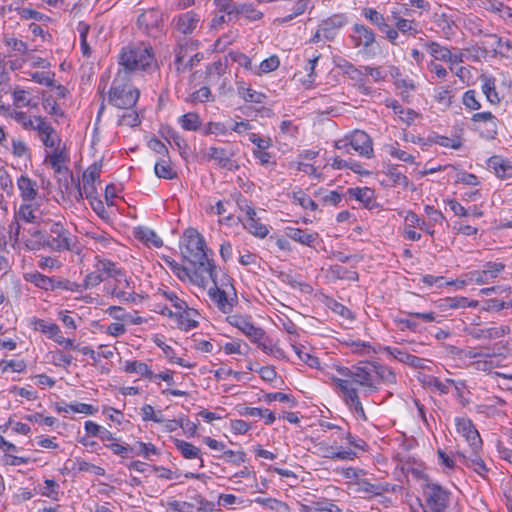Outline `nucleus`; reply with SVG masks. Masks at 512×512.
<instances>
[{
    "mask_svg": "<svg viewBox=\"0 0 512 512\" xmlns=\"http://www.w3.org/2000/svg\"><path fill=\"white\" fill-rule=\"evenodd\" d=\"M32 323L35 330L48 335L49 338H52L53 335L57 334L59 326L55 323L46 322L45 320L38 318H34Z\"/></svg>",
    "mask_w": 512,
    "mask_h": 512,
    "instance_id": "nucleus-50",
    "label": "nucleus"
},
{
    "mask_svg": "<svg viewBox=\"0 0 512 512\" xmlns=\"http://www.w3.org/2000/svg\"><path fill=\"white\" fill-rule=\"evenodd\" d=\"M505 269L502 262H487L482 270H474L468 272L465 277L469 282H475L479 285L486 284L490 280L495 279Z\"/></svg>",
    "mask_w": 512,
    "mask_h": 512,
    "instance_id": "nucleus-11",
    "label": "nucleus"
},
{
    "mask_svg": "<svg viewBox=\"0 0 512 512\" xmlns=\"http://www.w3.org/2000/svg\"><path fill=\"white\" fill-rule=\"evenodd\" d=\"M391 20L400 34L405 36H416L418 34L417 23L413 19H407L401 16L399 11L391 12Z\"/></svg>",
    "mask_w": 512,
    "mask_h": 512,
    "instance_id": "nucleus-26",
    "label": "nucleus"
},
{
    "mask_svg": "<svg viewBox=\"0 0 512 512\" xmlns=\"http://www.w3.org/2000/svg\"><path fill=\"white\" fill-rule=\"evenodd\" d=\"M385 350L399 362L408 364L414 368L422 367L423 360L415 355L409 354L408 352L396 347H386Z\"/></svg>",
    "mask_w": 512,
    "mask_h": 512,
    "instance_id": "nucleus-29",
    "label": "nucleus"
},
{
    "mask_svg": "<svg viewBox=\"0 0 512 512\" xmlns=\"http://www.w3.org/2000/svg\"><path fill=\"white\" fill-rule=\"evenodd\" d=\"M94 269L100 272L101 276L113 278L117 283H121V279L124 277V271L118 268L111 260L101 258L100 256L95 257Z\"/></svg>",
    "mask_w": 512,
    "mask_h": 512,
    "instance_id": "nucleus-19",
    "label": "nucleus"
},
{
    "mask_svg": "<svg viewBox=\"0 0 512 512\" xmlns=\"http://www.w3.org/2000/svg\"><path fill=\"white\" fill-rule=\"evenodd\" d=\"M484 40L482 44L484 46V52L487 50L497 52L502 49V38L496 34H484Z\"/></svg>",
    "mask_w": 512,
    "mask_h": 512,
    "instance_id": "nucleus-59",
    "label": "nucleus"
},
{
    "mask_svg": "<svg viewBox=\"0 0 512 512\" xmlns=\"http://www.w3.org/2000/svg\"><path fill=\"white\" fill-rule=\"evenodd\" d=\"M342 378L332 377L331 380L341 393L344 403L358 417L366 421L367 416L360 401L356 386L363 387L366 392L373 393L379 390L376 383L375 362H360L349 367H338Z\"/></svg>",
    "mask_w": 512,
    "mask_h": 512,
    "instance_id": "nucleus-1",
    "label": "nucleus"
},
{
    "mask_svg": "<svg viewBox=\"0 0 512 512\" xmlns=\"http://www.w3.org/2000/svg\"><path fill=\"white\" fill-rule=\"evenodd\" d=\"M174 444L184 458H200L201 451L198 447L194 446L193 444L180 439H175Z\"/></svg>",
    "mask_w": 512,
    "mask_h": 512,
    "instance_id": "nucleus-37",
    "label": "nucleus"
},
{
    "mask_svg": "<svg viewBox=\"0 0 512 512\" xmlns=\"http://www.w3.org/2000/svg\"><path fill=\"white\" fill-rule=\"evenodd\" d=\"M220 458L233 465H240L246 461V454L243 451L224 450Z\"/></svg>",
    "mask_w": 512,
    "mask_h": 512,
    "instance_id": "nucleus-62",
    "label": "nucleus"
},
{
    "mask_svg": "<svg viewBox=\"0 0 512 512\" xmlns=\"http://www.w3.org/2000/svg\"><path fill=\"white\" fill-rule=\"evenodd\" d=\"M157 177L172 180L177 178V172L173 169L169 157L160 158L154 166Z\"/></svg>",
    "mask_w": 512,
    "mask_h": 512,
    "instance_id": "nucleus-31",
    "label": "nucleus"
},
{
    "mask_svg": "<svg viewBox=\"0 0 512 512\" xmlns=\"http://www.w3.org/2000/svg\"><path fill=\"white\" fill-rule=\"evenodd\" d=\"M387 176L394 185L402 186L403 188H409L410 181L408 177L400 172L397 166H391L388 168Z\"/></svg>",
    "mask_w": 512,
    "mask_h": 512,
    "instance_id": "nucleus-48",
    "label": "nucleus"
},
{
    "mask_svg": "<svg viewBox=\"0 0 512 512\" xmlns=\"http://www.w3.org/2000/svg\"><path fill=\"white\" fill-rule=\"evenodd\" d=\"M21 197L24 201H33L38 195V186L35 181L22 175L17 181Z\"/></svg>",
    "mask_w": 512,
    "mask_h": 512,
    "instance_id": "nucleus-28",
    "label": "nucleus"
},
{
    "mask_svg": "<svg viewBox=\"0 0 512 512\" xmlns=\"http://www.w3.org/2000/svg\"><path fill=\"white\" fill-rule=\"evenodd\" d=\"M246 216L247 219L244 223L245 229L256 237L265 238L269 230L266 225L260 223L259 219L256 218V211L253 207L249 205L246 206Z\"/></svg>",
    "mask_w": 512,
    "mask_h": 512,
    "instance_id": "nucleus-21",
    "label": "nucleus"
},
{
    "mask_svg": "<svg viewBox=\"0 0 512 512\" xmlns=\"http://www.w3.org/2000/svg\"><path fill=\"white\" fill-rule=\"evenodd\" d=\"M349 38L355 48H360L365 53L370 52L376 43L375 32L362 23L353 24Z\"/></svg>",
    "mask_w": 512,
    "mask_h": 512,
    "instance_id": "nucleus-8",
    "label": "nucleus"
},
{
    "mask_svg": "<svg viewBox=\"0 0 512 512\" xmlns=\"http://www.w3.org/2000/svg\"><path fill=\"white\" fill-rule=\"evenodd\" d=\"M35 131L43 146L47 149L61 145L62 140L56 129L49 123L45 117L34 115Z\"/></svg>",
    "mask_w": 512,
    "mask_h": 512,
    "instance_id": "nucleus-9",
    "label": "nucleus"
},
{
    "mask_svg": "<svg viewBox=\"0 0 512 512\" xmlns=\"http://www.w3.org/2000/svg\"><path fill=\"white\" fill-rule=\"evenodd\" d=\"M293 203L300 205L304 209L316 211L318 208L317 203L307 196L302 190L294 192L292 195Z\"/></svg>",
    "mask_w": 512,
    "mask_h": 512,
    "instance_id": "nucleus-49",
    "label": "nucleus"
},
{
    "mask_svg": "<svg viewBox=\"0 0 512 512\" xmlns=\"http://www.w3.org/2000/svg\"><path fill=\"white\" fill-rule=\"evenodd\" d=\"M310 3V0H297V2L295 3V5L293 6V12L281 19H279V21L281 23H286V22H289L291 21L292 19H294L295 17L303 14L306 9L308 8V5Z\"/></svg>",
    "mask_w": 512,
    "mask_h": 512,
    "instance_id": "nucleus-63",
    "label": "nucleus"
},
{
    "mask_svg": "<svg viewBox=\"0 0 512 512\" xmlns=\"http://www.w3.org/2000/svg\"><path fill=\"white\" fill-rule=\"evenodd\" d=\"M487 168L492 170L498 178L508 179L512 177V165L509 160L494 155L487 161Z\"/></svg>",
    "mask_w": 512,
    "mask_h": 512,
    "instance_id": "nucleus-22",
    "label": "nucleus"
},
{
    "mask_svg": "<svg viewBox=\"0 0 512 512\" xmlns=\"http://www.w3.org/2000/svg\"><path fill=\"white\" fill-rule=\"evenodd\" d=\"M156 296L164 297L166 300H168L172 304V306L177 311H180V310L183 311L185 309H188L187 302L180 299L174 291L168 290L167 288H159L156 293Z\"/></svg>",
    "mask_w": 512,
    "mask_h": 512,
    "instance_id": "nucleus-38",
    "label": "nucleus"
},
{
    "mask_svg": "<svg viewBox=\"0 0 512 512\" xmlns=\"http://www.w3.org/2000/svg\"><path fill=\"white\" fill-rule=\"evenodd\" d=\"M320 57L321 54L318 53L311 55V57L308 59V63L305 67V70L308 72V79L303 82L307 87H310L315 81V67Z\"/></svg>",
    "mask_w": 512,
    "mask_h": 512,
    "instance_id": "nucleus-61",
    "label": "nucleus"
},
{
    "mask_svg": "<svg viewBox=\"0 0 512 512\" xmlns=\"http://www.w3.org/2000/svg\"><path fill=\"white\" fill-rule=\"evenodd\" d=\"M185 252L184 256L194 266H199L201 271L206 274L214 272L216 265L214 260L210 259L207 254V247L204 237L194 228H189L184 233Z\"/></svg>",
    "mask_w": 512,
    "mask_h": 512,
    "instance_id": "nucleus-3",
    "label": "nucleus"
},
{
    "mask_svg": "<svg viewBox=\"0 0 512 512\" xmlns=\"http://www.w3.org/2000/svg\"><path fill=\"white\" fill-rule=\"evenodd\" d=\"M133 455L142 456L145 459H149L150 455L158 454L156 447L151 443L137 442V446L134 447Z\"/></svg>",
    "mask_w": 512,
    "mask_h": 512,
    "instance_id": "nucleus-60",
    "label": "nucleus"
},
{
    "mask_svg": "<svg viewBox=\"0 0 512 512\" xmlns=\"http://www.w3.org/2000/svg\"><path fill=\"white\" fill-rule=\"evenodd\" d=\"M32 236L37 239L33 249L48 247L55 252L74 251L77 242L76 237L60 221L49 223L47 235L41 230H35Z\"/></svg>",
    "mask_w": 512,
    "mask_h": 512,
    "instance_id": "nucleus-2",
    "label": "nucleus"
},
{
    "mask_svg": "<svg viewBox=\"0 0 512 512\" xmlns=\"http://www.w3.org/2000/svg\"><path fill=\"white\" fill-rule=\"evenodd\" d=\"M200 15L191 10L180 14L176 18V28L182 34H192L200 22Z\"/></svg>",
    "mask_w": 512,
    "mask_h": 512,
    "instance_id": "nucleus-20",
    "label": "nucleus"
},
{
    "mask_svg": "<svg viewBox=\"0 0 512 512\" xmlns=\"http://www.w3.org/2000/svg\"><path fill=\"white\" fill-rule=\"evenodd\" d=\"M334 509L337 510L336 505L327 500L314 502L310 505H301V510L304 512H333Z\"/></svg>",
    "mask_w": 512,
    "mask_h": 512,
    "instance_id": "nucleus-51",
    "label": "nucleus"
},
{
    "mask_svg": "<svg viewBox=\"0 0 512 512\" xmlns=\"http://www.w3.org/2000/svg\"><path fill=\"white\" fill-rule=\"evenodd\" d=\"M351 148L360 156L365 158L373 157V142L371 137L362 130H354L348 134Z\"/></svg>",
    "mask_w": 512,
    "mask_h": 512,
    "instance_id": "nucleus-14",
    "label": "nucleus"
},
{
    "mask_svg": "<svg viewBox=\"0 0 512 512\" xmlns=\"http://www.w3.org/2000/svg\"><path fill=\"white\" fill-rule=\"evenodd\" d=\"M191 309H185L178 311V325L181 329L188 331L198 326V322L190 318Z\"/></svg>",
    "mask_w": 512,
    "mask_h": 512,
    "instance_id": "nucleus-53",
    "label": "nucleus"
},
{
    "mask_svg": "<svg viewBox=\"0 0 512 512\" xmlns=\"http://www.w3.org/2000/svg\"><path fill=\"white\" fill-rule=\"evenodd\" d=\"M187 496L192 500V503L198 507V510H202V512H212L215 510V504L203 498L195 490L189 489Z\"/></svg>",
    "mask_w": 512,
    "mask_h": 512,
    "instance_id": "nucleus-45",
    "label": "nucleus"
},
{
    "mask_svg": "<svg viewBox=\"0 0 512 512\" xmlns=\"http://www.w3.org/2000/svg\"><path fill=\"white\" fill-rule=\"evenodd\" d=\"M50 149L52 151L45 156L44 161L48 163L56 173H60L62 171V165L69 161V155L65 146L61 147V145H57Z\"/></svg>",
    "mask_w": 512,
    "mask_h": 512,
    "instance_id": "nucleus-24",
    "label": "nucleus"
},
{
    "mask_svg": "<svg viewBox=\"0 0 512 512\" xmlns=\"http://www.w3.org/2000/svg\"><path fill=\"white\" fill-rule=\"evenodd\" d=\"M140 123L141 121L138 113L134 111L132 108L126 110V112H124L118 120V125L120 126L136 127Z\"/></svg>",
    "mask_w": 512,
    "mask_h": 512,
    "instance_id": "nucleus-55",
    "label": "nucleus"
},
{
    "mask_svg": "<svg viewBox=\"0 0 512 512\" xmlns=\"http://www.w3.org/2000/svg\"><path fill=\"white\" fill-rule=\"evenodd\" d=\"M434 99L439 104L449 107L452 104L453 99L452 90L449 87L439 88L435 92Z\"/></svg>",
    "mask_w": 512,
    "mask_h": 512,
    "instance_id": "nucleus-64",
    "label": "nucleus"
},
{
    "mask_svg": "<svg viewBox=\"0 0 512 512\" xmlns=\"http://www.w3.org/2000/svg\"><path fill=\"white\" fill-rule=\"evenodd\" d=\"M228 321L247 336L251 342H259L265 336V331L260 327L254 326L248 317L233 315L228 317Z\"/></svg>",
    "mask_w": 512,
    "mask_h": 512,
    "instance_id": "nucleus-13",
    "label": "nucleus"
},
{
    "mask_svg": "<svg viewBox=\"0 0 512 512\" xmlns=\"http://www.w3.org/2000/svg\"><path fill=\"white\" fill-rule=\"evenodd\" d=\"M509 332L508 326H497V327H490V328H472L469 330V335L473 337L474 339L481 340H491V339H498L502 338Z\"/></svg>",
    "mask_w": 512,
    "mask_h": 512,
    "instance_id": "nucleus-25",
    "label": "nucleus"
},
{
    "mask_svg": "<svg viewBox=\"0 0 512 512\" xmlns=\"http://www.w3.org/2000/svg\"><path fill=\"white\" fill-rule=\"evenodd\" d=\"M285 235L293 241L308 247H314L319 236L317 232L308 233L306 230L296 227L285 228Z\"/></svg>",
    "mask_w": 512,
    "mask_h": 512,
    "instance_id": "nucleus-23",
    "label": "nucleus"
},
{
    "mask_svg": "<svg viewBox=\"0 0 512 512\" xmlns=\"http://www.w3.org/2000/svg\"><path fill=\"white\" fill-rule=\"evenodd\" d=\"M136 236L146 244H152L155 247H160L163 244L161 238L153 230L148 228H140L136 232Z\"/></svg>",
    "mask_w": 512,
    "mask_h": 512,
    "instance_id": "nucleus-47",
    "label": "nucleus"
},
{
    "mask_svg": "<svg viewBox=\"0 0 512 512\" xmlns=\"http://www.w3.org/2000/svg\"><path fill=\"white\" fill-rule=\"evenodd\" d=\"M441 301H442V303L440 304V307L450 308V309L475 307L478 304L477 301H473V300L470 301L466 297H447Z\"/></svg>",
    "mask_w": 512,
    "mask_h": 512,
    "instance_id": "nucleus-39",
    "label": "nucleus"
},
{
    "mask_svg": "<svg viewBox=\"0 0 512 512\" xmlns=\"http://www.w3.org/2000/svg\"><path fill=\"white\" fill-rule=\"evenodd\" d=\"M127 373H136L144 378L153 379L154 373L144 362L127 361L124 368Z\"/></svg>",
    "mask_w": 512,
    "mask_h": 512,
    "instance_id": "nucleus-36",
    "label": "nucleus"
},
{
    "mask_svg": "<svg viewBox=\"0 0 512 512\" xmlns=\"http://www.w3.org/2000/svg\"><path fill=\"white\" fill-rule=\"evenodd\" d=\"M180 126L186 131H196L201 126L200 116L195 112H189L179 117Z\"/></svg>",
    "mask_w": 512,
    "mask_h": 512,
    "instance_id": "nucleus-42",
    "label": "nucleus"
},
{
    "mask_svg": "<svg viewBox=\"0 0 512 512\" xmlns=\"http://www.w3.org/2000/svg\"><path fill=\"white\" fill-rule=\"evenodd\" d=\"M215 6L220 12L225 13L228 21H233L239 18V4L232 0H214Z\"/></svg>",
    "mask_w": 512,
    "mask_h": 512,
    "instance_id": "nucleus-33",
    "label": "nucleus"
},
{
    "mask_svg": "<svg viewBox=\"0 0 512 512\" xmlns=\"http://www.w3.org/2000/svg\"><path fill=\"white\" fill-rule=\"evenodd\" d=\"M471 121L479 124L477 130L486 139H494L498 133L497 118L489 111L473 114Z\"/></svg>",
    "mask_w": 512,
    "mask_h": 512,
    "instance_id": "nucleus-12",
    "label": "nucleus"
},
{
    "mask_svg": "<svg viewBox=\"0 0 512 512\" xmlns=\"http://www.w3.org/2000/svg\"><path fill=\"white\" fill-rule=\"evenodd\" d=\"M102 164L95 162L92 164L86 172L83 174L82 186L79 185L78 195L79 198H85L92 200L97 195L96 181L100 178Z\"/></svg>",
    "mask_w": 512,
    "mask_h": 512,
    "instance_id": "nucleus-10",
    "label": "nucleus"
},
{
    "mask_svg": "<svg viewBox=\"0 0 512 512\" xmlns=\"http://www.w3.org/2000/svg\"><path fill=\"white\" fill-rule=\"evenodd\" d=\"M362 15L379 31L382 28H385V25L387 24L384 15L374 8H364L362 10Z\"/></svg>",
    "mask_w": 512,
    "mask_h": 512,
    "instance_id": "nucleus-43",
    "label": "nucleus"
},
{
    "mask_svg": "<svg viewBox=\"0 0 512 512\" xmlns=\"http://www.w3.org/2000/svg\"><path fill=\"white\" fill-rule=\"evenodd\" d=\"M208 278L212 281L213 287L208 290V295L215 306L224 314H230L237 302L236 292L231 285V278L224 275V279L219 286L217 280V270L207 274Z\"/></svg>",
    "mask_w": 512,
    "mask_h": 512,
    "instance_id": "nucleus-4",
    "label": "nucleus"
},
{
    "mask_svg": "<svg viewBox=\"0 0 512 512\" xmlns=\"http://www.w3.org/2000/svg\"><path fill=\"white\" fill-rule=\"evenodd\" d=\"M315 197H318L324 205L337 206L342 199L341 194L336 191H327L319 189L315 192Z\"/></svg>",
    "mask_w": 512,
    "mask_h": 512,
    "instance_id": "nucleus-46",
    "label": "nucleus"
},
{
    "mask_svg": "<svg viewBox=\"0 0 512 512\" xmlns=\"http://www.w3.org/2000/svg\"><path fill=\"white\" fill-rule=\"evenodd\" d=\"M348 23V18L345 14H333L330 17L323 19L320 22V31H322L323 39L332 41L337 36L338 32Z\"/></svg>",
    "mask_w": 512,
    "mask_h": 512,
    "instance_id": "nucleus-15",
    "label": "nucleus"
},
{
    "mask_svg": "<svg viewBox=\"0 0 512 512\" xmlns=\"http://www.w3.org/2000/svg\"><path fill=\"white\" fill-rule=\"evenodd\" d=\"M424 46L435 60L447 62L450 58V50L438 42L428 41L424 44Z\"/></svg>",
    "mask_w": 512,
    "mask_h": 512,
    "instance_id": "nucleus-35",
    "label": "nucleus"
},
{
    "mask_svg": "<svg viewBox=\"0 0 512 512\" xmlns=\"http://www.w3.org/2000/svg\"><path fill=\"white\" fill-rule=\"evenodd\" d=\"M482 92L491 104H498L500 97L496 91L495 79L485 77L482 83Z\"/></svg>",
    "mask_w": 512,
    "mask_h": 512,
    "instance_id": "nucleus-44",
    "label": "nucleus"
},
{
    "mask_svg": "<svg viewBox=\"0 0 512 512\" xmlns=\"http://www.w3.org/2000/svg\"><path fill=\"white\" fill-rule=\"evenodd\" d=\"M244 17L249 21H257L263 17V13L256 10L252 4H239V17Z\"/></svg>",
    "mask_w": 512,
    "mask_h": 512,
    "instance_id": "nucleus-52",
    "label": "nucleus"
},
{
    "mask_svg": "<svg viewBox=\"0 0 512 512\" xmlns=\"http://www.w3.org/2000/svg\"><path fill=\"white\" fill-rule=\"evenodd\" d=\"M53 291L55 290H65V291H71V292H79L81 290V285L72 282L68 279H61V278H53Z\"/></svg>",
    "mask_w": 512,
    "mask_h": 512,
    "instance_id": "nucleus-56",
    "label": "nucleus"
},
{
    "mask_svg": "<svg viewBox=\"0 0 512 512\" xmlns=\"http://www.w3.org/2000/svg\"><path fill=\"white\" fill-rule=\"evenodd\" d=\"M425 507L430 512H446L450 503V492L437 483H427L423 488Z\"/></svg>",
    "mask_w": 512,
    "mask_h": 512,
    "instance_id": "nucleus-7",
    "label": "nucleus"
},
{
    "mask_svg": "<svg viewBox=\"0 0 512 512\" xmlns=\"http://www.w3.org/2000/svg\"><path fill=\"white\" fill-rule=\"evenodd\" d=\"M280 65V60L277 55H272L267 59H264L258 66L254 67L253 74L261 76L266 73L275 71Z\"/></svg>",
    "mask_w": 512,
    "mask_h": 512,
    "instance_id": "nucleus-40",
    "label": "nucleus"
},
{
    "mask_svg": "<svg viewBox=\"0 0 512 512\" xmlns=\"http://www.w3.org/2000/svg\"><path fill=\"white\" fill-rule=\"evenodd\" d=\"M357 492L359 493H368L373 495H381L383 492V488L381 485H375L370 483L366 479H361L356 482Z\"/></svg>",
    "mask_w": 512,
    "mask_h": 512,
    "instance_id": "nucleus-54",
    "label": "nucleus"
},
{
    "mask_svg": "<svg viewBox=\"0 0 512 512\" xmlns=\"http://www.w3.org/2000/svg\"><path fill=\"white\" fill-rule=\"evenodd\" d=\"M480 449H471L470 455H466L463 452H458L457 455L461 458V461L464 465L468 467H473L474 471L479 475H484V473L488 472V468L482 458L479 456L478 451Z\"/></svg>",
    "mask_w": 512,
    "mask_h": 512,
    "instance_id": "nucleus-27",
    "label": "nucleus"
},
{
    "mask_svg": "<svg viewBox=\"0 0 512 512\" xmlns=\"http://www.w3.org/2000/svg\"><path fill=\"white\" fill-rule=\"evenodd\" d=\"M11 152L16 158H25L31 160V150L27 143L21 138L11 139Z\"/></svg>",
    "mask_w": 512,
    "mask_h": 512,
    "instance_id": "nucleus-41",
    "label": "nucleus"
},
{
    "mask_svg": "<svg viewBox=\"0 0 512 512\" xmlns=\"http://www.w3.org/2000/svg\"><path fill=\"white\" fill-rule=\"evenodd\" d=\"M24 278L26 281L34 284L38 288L44 289L46 291H48V290L53 291V285H51V283H53L52 277H48L39 272H31V273H26L24 275Z\"/></svg>",
    "mask_w": 512,
    "mask_h": 512,
    "instance_id": "nucleus-34",
    "label": "nucleus"
},
{
    "mask_svg": "<svg viewBox=\"0 0 512 512\" xmlns=\"http://www.w3.org/2000/svg\"><path fill=\"white\" fill-rule=\"evenodd\" d=\"M456 429L466 439L471 449H481L482 439L470 419L456 418Z\"/></svg>",
    "mask_w": 512,
    "mask_h": 512,
    "instance_id": "nucleus-16",
    "label": "nucleus"
},
{
    "mask_svg": "<svg viewBox=\"0 0 512 512\" xmlns=\"http://www.w3.org/2000/svg\"><path fill=\"white\" fill-rule=\"evenodd\" d=\"M137 24L140 29H143L148 35L156 37L160 32L162 18L156 10H149L143 12L138 16Z\"/></svg>",
    "mask_w": 512,
    "mask_h": 512,
    "instance_id": "nucleus-17",
    "label": "nucleus"
},
{
    "mask_svg": "<svg viewBox=\"0 0 512 512\" xmlns=\"http://www.w3.org/2000/svg\"><path fill=\"white\" fill-rule=\"evenodd\" d=\"M164 261L166 265L173 271V273L180 279L185 280L187 277H190V272L187 268L176 262L174 259L170 257H165Z\"/></svg>",
    "mask_w": 512,
    "mask_h": 512,
    "instance_id": "nucleus-58",
    "label": "nucleus"
},
{
    "mask_svg": "<svg viewBox=\"0 0 512 512\" xmlns=\"http://www.w3.org/2000/svg\"><path fill=\"white\" fill-rule=\"evenodd\" d=\"M155 61L151 46L136 45L124 48L120 64L127 70H147Z\"/></svg>",
    "mask_w": 512,
    "mask_h": 512,
    "instance_id": "nucleus-6",
    "label": "nucleus"
},
{
    "mask_svg": "<svg viewBox=\"0 0 512 512\" xmlns=\"http://www.w3.org/2000/svg\"><path fill=\"white\" fill-rule=\"evenodd\" d=\"M374 374L376 375V383H377V387H379V385L381 383L383 384H396V374L394 373V371L387 367V366H384V365H381V364H378L375 362V372Z\"/></svg>",
    "mask_w": 512,
    "mask_h": 512,
    "instance_id": "nucleus-32",
    "label": "nucleus"
},
{
    "mask_svg": "<svg viewBox=\"0 0 512 512\" xmlns=\"http://www.w3.org/2000/svg\"><path fill=\"white\" fill-rule=\"evenodd\" d=\"M12 118L19 123L23 129L25 130H34L35 129V119L34 116H28L23 111H15L12 114Z\"/></svg>",
    "mask_w": 512,
    "mask_h": 512,
    "instance_id": "nucleus-57",
    "label": "nucleus"
},
{
    "mask_svg": "<svg viewBox=\"0 0 512 512\" xmlns=\"http://www.w3.org/2000/svg\"><path fill=\"white\" fill-rule=\"evenodd\" d=\"M139 96V90L118 75L109 90L108 102L116 108L129 110L136 105Z\"/></svg>",
    "mask_w": 512,
    "mask_h": 512,
    "instance_id": "nucleus-5",
    "label": "nucleus"
},
{
    "mask_svg": "<svg viewBox=\"0 0 512 512\" xmlns=\"http://www.w3.org/2000/svg\"><path fill=\"white\" fill-rule=\"evenodd\" d=\"M233 154L228 155L226 149L221 147L211 146L204 152V157L208 160H214L221 168L227 170H236L238 165L232 160Z\"/></svg>",
    "mask_w": 512,
    "mask_h": 512,
    "instance_id": "nucleus-18",
    "label": "nucleus"
},
{
    "mask_svg": "<svg viewBox=\"0 0 512 512\" xmlns=\"http://www.w3.org/2000/svg\"><path fill=\"white\" fill-rule=\"evenodd\" d=\"M237 93L246 102L261 104L265 99L263 93L253 90L250 85H246L243 81L237 82Z\"/></svg>",
    "mask_w": 512,
    "mask_h": 512,
    "instance_id": "nucleus-30",
    "label": "nucleus"
}]
</instances>
